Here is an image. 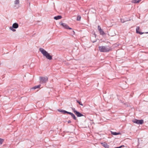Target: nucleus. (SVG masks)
Masks as SVG:
<instances>
[{
	"label": "nucleus",
	"instance_id": "1",
	"mask_svg": "<svg viewBox=\"0 0 148 148\" xmlns=\"http://www.w3.org/2000/svg\"><path fill=\"white\" fill-rule=\"evenodd\" d=\"M40 51L42 53L43 56H45L46 58L49 60L52 59V56L50 55L46 51L42 48L39 49Z\"/></svg>",
	"mask_w": 148,
	"mask_h": 148
},
{
	"label": "nucleus",
	"instance_id": "2",
	"mask_svg": "<svg viewBox=\"0 0 148 148\" xmlns=\"http://www.w3.org/2000/svg\"><path fill=\"white\" fill-rule=\"evenodd\" d=\"M99 51L101 52H108L112 50V49L108 46H100L99 47Z\"/></svg>",
	"mask_w": 148,
	"mask_h": 148
},
{
	"label": "nucleus",
	"instance_id": "3",
	"mask_svg": "<svg viewBox=\"0 0 148 148\" xmlns=\"http://www.w3.org/2000/svg\"><path fill=\"white\" fill-rule=\"evenodd\" d=\"M48 79V78L47 77H40V80L42 83H44L47 82Z\"/></svg>",
	"mask_w": 148,
	"mask_h": 148
},
{
	"label": "nucleus",
	"instance_id": "4",
	"mask_svg": "<svg viewBox=\"0 0 148 148\" xmlns=\"http://www.w3.org/2000/svg\"><path fill=\"white\" fill-rule=\"evenodd\" d=\"M134 123L138 124H142L144 122L143 120H138L136 119H135L132 121Z\"/></svg>",
	"mask_w": 148,
	"mask_h": 148
},
{
	"label": "nucleus",
	"instance_id": "5",
	"mask_svg": "<svg viewBox=\"0 0 148 148\" xmlns=\"http://www.w3.org/2000/svg\"><path fill=\"white\" fill-rule=\"evenodd\" d=\"M60 25H62L65 28L67 29H72L70 27H69L68 25H66V23H63L62 22H60Z\"/></svg>",
	"mask_w": 148,
	"mask_h": 148
},
{
	"label": "nucleus",
	"instance_id": "6",
	"mask_svg": "<svg viewBox=\"0 0 148 148\" xmlns=\"http://www.w3.org/2000/svg\"><path fill=\"white\" fill-rule=\"evenodd\" d=\"M139 29H140V27H138L136 28V33H137L139 34H141V35L142 34L144 33V32H139Z\"/></svg>",
	"mask_w": 148,
	"mask_h": 148
},
{
	"label": "nucleus",
	"instance_id": "7",
	"mask_svg": "<svg viewBox=\"0 0 148 148\" xmlns=\"http://www.w3.org/2000/svg\"><path fill=\"white\" fill-rule=\"evenodd\" d=\"M12 27L14 29H17L18 27V23H15L13 24Z\"/></svg>",
	"mask_w": 148,
	"mask_h": 148
},
{
	"label": "nucleus",
	"instance_id": "8",
	"mask_svg": "<svg viewBox=\"0 0 148 148\" xmlns=\"http://www.w3.org/2000/svg\"><path fill=\"white\" fill-rule=\"evenodd\" d=\"M75 114L77 117H79L84 116L83 114L78 111H77L76 113H75Z\"/></svg>",
	"mask_w": 148,
	"mask_h": 148
},
{
	"label": "nucleus",
	"instance_id": "9",
	"mask_svg": "<svg viewBox=\"0 0 148 148\" xmlns=\"http://www.w3.org/2000/svg\"><path fill=\"white\" fill-rule=\"evenodd\" d=\"M62 18V16H61L59 15L55 16L54 18L56 20H58L61 18Z\"/></svg>",
	"mask_w": 148,
	"mask_h": 148
},
{
	"label": "nucleus",
	"instance_id": "10",
	"mask_svg": "<svg viewBox=\"0 0 148 148\" xmlns=\"http://www.w3.org/2000/svg\"><path fill=\"white\" fill-rule=\"evenodd\" d=\"M111 133L112 134L115 135H118L121 134L120 132L117 133L116 132H113L112 131H111Z\"/></svg>",
	"mask_w": 148,
	"mask_h": 148
},
{
	"label": "nucleus",
	"instance_id": "11",
	"mask_svg": "<svg viewBox=\"0 0 148 148\" xmlns=\"http://www.w3.org/2000/svg\"><path fill=\"white\" fill-rule=\"evenodd\" d=\"M100 34L103 35L105 34V33L104 32L102 29H101L99 31Z\"/></svg>",
	"mask_w": 148,
	"mask_h": 148
},
{
	"label": "nucleus",
	"instance_id": "12",
	"mask_svg": "<svg viewBox=\"0 0 148 148\" xmlns=\"http://www.w3.org/2000/svg\"><path fill=\"white\" fill-rule=\"evenodd\" d=\"M40 86H41V85L40 84L36 86H35L34 87H33L32 88L34 89H36L40 88Z\"/></svg>",
	"mask_w": 148,
	"mask_h": 148
},
{
	"label": "nucleus",
	"instance_id": "13",
	"mask_svg": "<svg viewBox=\"0 0 148 148\" xmlns=\"http://www.w3.org/2000/svg\"><path fill=\"white\" fill-rule=\"evenodd\" d=\"M71 116L72 117L73 119L75 120H76L77 119L76 117H75V115L73 113H72L71 115Z\"/></svg>",
	"mask_w": 148,
	"mask_h": 148
},
{
	"label": "nucleus",
	"instance_id": "14",
	"mask_svg": "<svg viewBox=\"0 0 148 148\" xmlns=\"http://www.w3.org/2000/svg\"><path fill=\"white\" fill-rule=\"evenodd\" d=\"M19 0H15L14 2L15 4H18L19 3Z\"/></svg>",
	"mask_w": 148,
	"mask_h": 148
},
{
	"label": "nucleus",
	"instance_id": "15",
	"mask_svg": "<svg viewBox=\"0 0 148 148\" xmlns=\"http://www.w3.org/2000/svg\"><path fill=\"white\" fill-rule=\"evenodd\" d=\"M81 16L80 15H78L77 18V20L78 21H79L81 20Z\"/></svg>",
	"mask_w": 148,
	"mask_h": 148
},
{
	"label": "nucleus",
	"instance_id": "16",
	"mask_svg": "<svg viewBox=\"0 0 148 148\" xmlns=\"http://www.w3.org/2000/svg\"><path fill=\"white\" fill-rule=\"evenodd\" d=\"M10 29L13 32H15L16 31V30L14 29L13 27H10Z\"/></svg>",
	"mask_w": 148,
	"mask_h": 148
},
{
	"label": "nucleus",
	"instance_id": "17",
	"mask_svg": "<svg viewBox=\"0 0 148 148\" xmlns=\"http://www.w3.org/2000/svg\"><path fill=\"white\" fill-rule=\"evenodd\" d=\"M77 103H79V104L80 105H81L82 106H83V104H82V102H81V101H78V100H77Z\"/></svg>",
	"mask_w": 148,
	"mask_h": 148
},
{
	"label": "nucleus",
	"instance_id": "18",
	"mask_svg": "<svg viewBox=\"0 0 148 148\" xmlns=\"http://www.w3.org/2000/svg\"><path fill=\"white\" fill-rule=\"evenodd\" d=\"M3 140V139L0 138V145L2 144Z\"/></svg>",
	"mask_w": 148,
	"mask_h": 148
},
{
	"label": "nucleus",
	"instance_id": "19",
	"mask_svg": "<svg viewBox=\"0 0 148 148\" xmlns=\"http://www.w3.org/2000/svg\"><path fill=\"white\" fill-rule=\"evenodd\" d=\"M58 111H59L60 112H63L64 114H65L66 113H65L64 112L66 111L65 110H59Z\"/></svg>",
	"mask_w": 148,
	"mask_h": 148
},
{
	"label": "nucleus",
	"instance_id": "20",
	"mask_svg": "<svg viewBox=\"0 0 148 148\" xmlns=\"http://www.w3.org/2000/svg\"><path fill=\"white\" fill-rule=\"evenodd\" d=\"M72 110L75 114L77 111L75 110V109L74 108H72Z\"/></svg>",
	"mask_w": 148,
	"mask_h": 148
},
{
	"label": "nucleus",
	"instance_id": "21",
	"mask_svg": "<svg viewBox=\"0 0 148 148\" xmlns=\"http://www.w3.org/2000/svg\"><path fill=\"white\" fill-rule=\"evenodd\" d=\"M65 113H67L68 114H70V115H71V114L73 113L71 112H67V111H65L64 112Z\"/></svg>",
	"mask_w": 148,
	"mask_h": 148
},
{
	"label": "nucleus",
	"instance_id": "22",
	"mask_svg": "<svg viewBox=\"0 0 148 148\" xmlns=\"http://www.w3.org/2000/svg\"><path fill=\"white\" fill-rule=\"evenodd\" d=\"M103 146L105 148H108V147L107 144H104Z\"/></svg>",
	"mask_w": 148,
	"mask_h": 148
},
{
	"label": "nucleus",
	"instance_id": "23",
	"mask_svg": "<svg viewBox=\"0 0 148 148\" xmlns=\"http://www.w3.org/2000/svg\"><path fill=\"white\" fill-rule=\"evenodd\" d=\"M98 29L99 31V30H101V27L99 25L98 27Z\"/></svg>",
	"mask_w": 148,
	"mask_h": 148
},
{
	"label": "nucleus",
	"instance_id": "24",
	"mask_svg": "<svg viewBox=\"0 0 148 148\" xmlns=\"http://www.w3.org/2000/svg\"><path fill=\"white\" fill-rule=\"evenodd\" d=\"M121 22H122V23H124V22H125V21H122V19H121Z\"/></svg>",
	"mask_w": 148,
	"mask_h": 148
},
{
	"label": "nucleus",
	"instance_id": "25",
	"mask_svg": "<svg viewBox=\"0 0 148 148\" xmlns=\"http://www.w3.org/2000/svg\"><path fill=\"white\" fill-rule=\"evenodd\" d=\"M124 145H121V146H120V147H118V148H121L122 147H124Z\"/></svg>",
	"mask_w": 148,
	"mask_h": 148
},
{
	"label": "nucleus",
	"instance_id": "26",
	"mask_svg": "<svg viewBox=\"0 0 148 148\" xmlns=\"http://www.w3.org/2000/svg\"><path fill=\"white\" fill-rule=\"evenodd\" d=\"M71 122V121L70 120H69V121H68V123H70Z\"/></svg>",
	"mask_w": 148,
	"mask_h": 148
},
{
	"label": "nucleus",
	"instance_id": "27",
	"mask_svg": "<svg viewBox=\"0 0 148 148\" xmlns=\"http://www.w3.org/2000/svg\"><path fill=\"white\" fill-rule=\"evenodd\" d=\"M115 148H119L118 147H116Z\"/></svg>",
	"mask_w": 148,
	"mask_h": 148
},
{
	"label": "nucleus",
	"instance_id": "28",
	"mask_svg": "<svg viewBox=\"0 0 148 148\" xmlns=\"http://www.w3.org/2000/svg\"><path fill=\"white\" fill-rule=\"evenodd\" d=\"M148 32H146L145 33H148Z\"/></svg>",
	"mask_w": 148,
	"mask_h": 148
},
{
	"label": "nucleus",
	"instance_id": "29",
	"mask_svg": "<svg viewBox=\"0 0 148 148\" xmlns=\"http://www.w3.org/2000/svg\"><path fill=\"white\" fill-rule=\"evenodd\" d=\"M95 42V41H93V42Z\"/></svg>",
	"mask_w": 148,
	"mask_h": 148
}]
</instances>
